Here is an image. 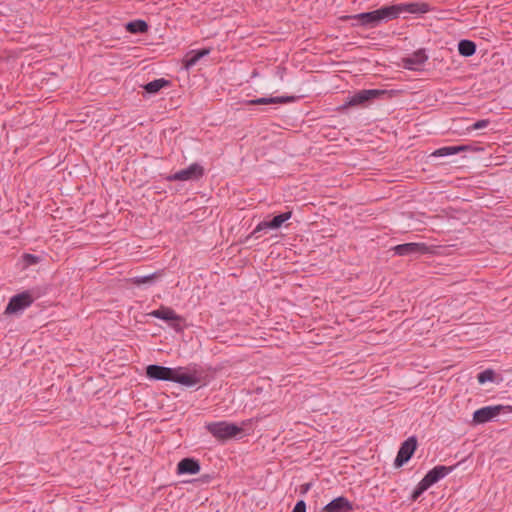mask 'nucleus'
<instances>
[{
    "instance_id": "2",
    "label": "nucleus",
    "mask_w": 512,
    "mask_h": 512,
    "mask_svg": "<svg viewBox=\"0 0 512 512\" xmlns=\"http://www.w3.org/2000/svg\"><path fill=\"white\" fill-rule=\"evenodd\" d=\"M146 375L152 380L172 381L187 387L195 386L200 382L196 370L192 371L183 367L169 368L149 365L146 368Z\"/></svg>"
},
{
    "instance_id": "11",
    "label": "nucleus",
    "mask_w": 512,
    "mask_h": 512,
    "mask_svg": "<svg viewBox=\"0 0 512 512\" xmlns=\"http://www.w3.org/2000/svg\"><path fill=\"white\" fill-rule=\"evenodd\" d=\"M352 509V503L347 498L338 497L328 503L322 512H350Z\"/></svg>"
},
{
    "instance_id": "18",
    "label": "nucleus",
    "mask_w": 512,
    "mask_h": 512,
    "mask_svg": "<svg viewBox=\"0 0 512 512\" xmlns=\"http://www.w3.org/2000/svg\"><path fill=\"white\" fill-rule=\"evenodd\" d=\"M466 146H446L435 150L431 156L434 157H445L458 154L459 152L466 151Z\"/></svg>"
},
{
    "instance_id": "26",
    "label": "nucleus",
    "mask_w": 512,
    "mask_h": 512,
    "mask_svg": "<svg viewBox=\"0 0 512 512\" xmlns=\"http://www.w3.org/2000/svg\"><path fill=\"white\" fill-rule=\"evenodd\" d=\"M25 258L28 261V263H30V264H33L36 262V258L33 255H26Z\"/></svg>"
},
{
    "instance_id": "22",
    "label": "nucleus",
    "mask_w": 512,
    "mask_h": 512,
    "mask_svg": "<svg viewBox=\"0 0 512 512\" xmlns=\"http://www.w3.org/2000/svg\"><path fill=\"white\" fill-rule=\"evenodd\" d=\"M478 382L480 384H484L486 382H491L494 380V372L492 370H485L478 374L477 376Z\"/></svg>"
},
{
    "instance_id": "24",
    "label": "nucleus",
    "mask_w": 512,
    "mask_h": 512,
    "mask_svg": "<svg viewBox=\"0 0 512 512\" xmlns=\"http://www.w3.org/2000/svg\"><path fill=\"white\" fill-rule=\"evenodd\" d=\"M489 124V121L488 120H479L477 122H475L472 126H471V129L472 130H479V129H483V128H486Z\"/></svg>"
},
{
    "instance_id": "3",
    "label": "nucleus",
    "mask_w": 512,
    "mask_h": 512,
    "mask_svg": "<svg viewBox=\"0 0 512 512\" xmlns=\"http://www.w3.org/2000/svg\"><path fill=\"white\" fill-rule=\"evenodd\" d=\"M205 427L215 438L219 440L230 439L242 432L241 427L226 421L210 422L207 423Z\"/></svg>"
},
{
    "instance_id": "4",
    "label": "nucleus",
    "mask_w": 512,
    "mask_h": 512,
    "mask_svg": "<svg viewBox=\"0 0 512 512\" xmlns=\"http://www.w3.org/2000/svg\"><path fill=\"white\" fill-rule=\"evenodd\" d=\"M383 93L384 91L378 89L360 90L347 98L343 108L345 109L348 107L364 105L365 103L379 97Z\"/></svg>"
},
{
    "instance_id": "13",
    "label": "nucleus",
    "mask_w": 512,
    "mask_h": 512,
    "mask_svg": "<svg viewBox=\"0 0 512 512\" xmlns=\"http://www.w3.org/2000/svg\"><path fill=\"white\" fill-rule=\"evenodd\" d=\"M427 60V56L424 51L419 50L403 59L404 67L409 70L419 69Z\"/></svg>"
},
{
    "instance_id": "5",
    "label": "nucleus",
    "mask_w": 512,
    "mask_h": 512,
    "mask_svg": "<svg viewBox=\"0 0 512 512\" xmlns=\"http://www.w3.org/2000/svg\"><path fill=\"white\" fill-rule=\"evenodd\" d=\"M204 174V169L198 163L191 164L188 168L180 170L173 175L169 176V180L174 181H189V180H197L201 178Z\"/></svg>"
},
{
    "instance_id": "27",
    "label": "nucleus",
    "mask_w": 512,
    "mask_h": 512,
    "mask_svg": "<svg viewBox=\"0 0 512 512\" xmlns=\"http://www.w3.org/2000/svg\"><path fill=\"white\" fill-rule=\"evenodd\" d=\"M150 279H151V277H144L141 281L139 280L138 283H144Z\"/></svg>"
},
{
    "instance_id": "23",
    "label": "nucleus",
    "mask_w": 512,
    "mask_h": 512,
    "mask_svg": "<svg viewBox=\"0 0 512 512\" xmlns=\"http://www.w3.org/2000/svg\"><path fill=\"white\" fill-rule=\"evenodd\" d=\"M429 487L430 486L422 479L412 493V500H417L418 497Z\"/></svg>"
},
{
    "instance_id": "7",
    "label": "nucleus",
    "mask_w": 512,
    "mask_h": 512,
    "mask_svg": "<svg viewBox=\"0 0 512 512\" xmlns=\"http://www.w3.org/2000/svg\"><path fill=\"white\" fill-rule=\"evenodd\" d=\"M416 447L417 441L413 437L408 438L405 442H403L396 456L395 466L401 467L404 463H406L412 457Z\"/></svg>"
},
{
    "instance_id": "20",
    "label": "nucleus",
    "mask_w": 512,
    "mask_h": 512,
    "mask_svg": "<svg viewBox=\"0 0 512 512\" xmlns=\"http://www.w3.org/2000/svg\"><path fill=\"white\" fill-rule=\"evenodd\" d=\"M167 85H168V81L161 78V79H156L154 81L149 82L148 84L145 85L144 89L146 90V92H148L150 94H154V93H157L158 91H160L163 87H165Z\"/></svg>"
},
{
    "instance_id": "12",
    "label": "nucleus",
    "mask_w": 512,
    "mask_h": 512,
    "mask_svg": "<svg viewBox=\"0 0 512 512\" xmlns=\"http://www.w3.org/2000/svg\"><path fill=\"white\" fill-rule=\"evenodd\" d=\"M452 471V467L447 466H436L432 470H430L423 480L429 485L432 486L445 476H447Z\"/></svg>"
},
{
    "instance_id": "9",
    "label": "nucleus",
    "mask_w": 512,
    "mask_h": 512,
    "mask_svg": "<svg viewBox=\"0 0 512 512\" xmlns=\"http://www.w3.org/2000/svg\"><path fill=\"white\" fill-rule=\"evenodd\" d=\"M393 250L397 255L405 256L409 254L426 253L428 252V247L423 243H405L395 246Z\"/></svg>"
},
{
    "instance_id": "10",
    "label": "nucleus",
    "mask_w": 512,
    "mask_h": 512,
    "mask_svg": "<svg viewBox=\"0 0 512 512\" xmlns=\"http://www.w3.org/2000/svg\"><path fill=\"white\" fill-rule=\"evenodd\" d=\"M292 213L285 212L283 214H280L278 216H275L271 221H262L260 222L256 228L254 229L253 233H258L264 229L270 228V229H278L282 226L284 222L289 220L291 218Z\"/></svg>"
},
{
    "instance_id": "17",
    "label": "nucleus",
    "mask_w": 512,
    "mask_h": 512,
    "mask_svg": "<svg viewBox=\"0 0 512 512\" xmlns=\"http://www.w3.org/2000/svg\"><path fill=\"white\" fill-rule=\"evenodd\" d=\"M292 97H269V98H258L247 102L249 105H267V104H278L287 103L292 101Z\"/></svg>"
},
{
    "instance_id": "21",
    "label": "nucleus",
    "mask_w": 512,
    "mask_h": 512,
    "mask_svg": "<svg viewBox=\"0 0 512 512\" xmlns=\"http://www.w3.org/2000/svg\"><path fill=\"white\" fill-rule=\"evenodd\" d=\"M126 29L130 33H144L147 31L148 25L145 21L137 20V21L129 22L126 25Z\"/></svg>"
},
{
    "instance_id": "16",
    "label": "nucleus",
    "mask_w": 512,
    "mask_h": 512,
    "mask_svg": "<svg viewBox=\"0 0 512 512\" xmlns=\"http://www.w3.org/2000/svg\"><path fill=\"white\" fill-rule=\"evenodd\" d=\"M150 316L159 318L165 321H177L179 320V316L175 313V311L169 307H160L157 310H154L150 313Z\"/></svg>"
},
{
    "instance_id": "6",
    "label": "nucleus",
    "mask_w": 512,
    "mask_h": 512,
    "mask_svg": "<svg viewBox=\"0 0 512 512\" xmlns=\"http://www.w3.org/2000/svg\"><path fill=\"white\" fill-rule=\"evenodd\" d=\"M32 302H33V297L31 296L30 293L23 292V293L17 294L10 299L5 312L8 314L16 313L18 311H21V310L29 307L32 304Z\"/></svg>"
},
{
    "instance_id": "19",
    "label": "nucleus",
    "mask_w": 512,
    "mask_h": 512,
    "mask_svg": "<svg viewBox=\"0 0 512 512\" xmlns=\"http://www.w3.org/2000/svg\"><path fill=\"white\" fill-rule=\"evenodd\" d=\"M458 51H459L460 55L469 57L475 53L476 45L472 41L461 40L458 44Z\"/></svg>"
},
{
    "instance_id": "1",
    "label": "nucleus",
    "mask_w": 512,
    "mask_h": 512,
    "mask_svg": "<svg viewBox=\"0 0 512 512\" xmlns=\"http://www.w3.org/2000/svg\"><path fill=\"white\" fill-rule=\"evenodd\" d=\"M429 7L423 2L400 3L383 6L380 9L360 13L350 17L354 26L376 27L382 22L398 18L403 13L422 14L428 12Z\"/></svg>"
},
{
    "instance_id": "8",
    "label": "nucleus",
    "mask_w": 512,
    "mask_h": 512,
    "mask_svg": "<svg viewBox=\"0 0 512 512\" xmlns=\"http://www.w3.org/2000/svg\"><path fill=\"white\" fill-rule=\"evenodd\" d=\"M503 406H486L478 409L473 414V422L477 424L485 423L498 416Z\"/></svg>"
},
{
    "instance_id": "25",
    "label": "nucleus",
    "mask_w": 512,
    "mask_h": 512,
    "mask_svg": "<svg viewBox=\"0 0 512 512\" xmlns=\"http://www.w3.org/2000/svg\"><path fill=\"white\" fill-rule=\"evenodd\" d=\"M292 512H306V504L303 500H300L294 506Z\"/></svg>"
},
{
    "instance_id": "14",
    "label": "nucleus",
    "mask_w": 512,
    "mask_h": 512,
    "mask_svg": "<svg viewBox=\"0 0 512 512\" xmlns=\"http://www.w3.org/2000/svg\"><path fill=\"white\" fill-rule=\"evenodd\" d=\"M210 53V49H202L199 51L192 50L188 52L183 59V66L186 70L193 67L201 58L207 56Z\"/></svg>"
},
{
    "instance_id": "15",
    "label": "nucleus",
    "mask_w": 512,
    "mask_h": 512,
    "mask_svg": "<svg viewBox=\"0 0 512 512\" xmlns=\"http://www.w3.org/2000/svg\"><path fill=\"white\" fill-rule=\"evenodd\" d=\"M200 471V466L197 461L185 458L181 460L177 465V473L178 474H190L194 475Z\"/></svg>"
}]
</instances>
